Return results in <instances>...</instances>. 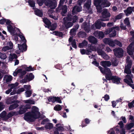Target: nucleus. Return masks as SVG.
I'll list each match as a JSON object with an SVG mask.
<instances>
[{
	"instance_id": "1",
	"label": "nucleus",
	"mask_w": 134,
	"mask_h": 134,
	"mask_svg": "<svg viewBox=\"0 0 134 134\" xmlns=\"http://www.w3.org/2000/svg\"><path fill=\"white\" fill-rule=\"evenodd\" d=\"M126 60L127 65L125 66L124 72L128 75L126 76V78L124 79V81L125 82L131 86L133 89H134V86L132 84L133 82L131 79L132 76L129 75L130 74L131 72L130 68L132 62L129 56L127 57Z\"/></svg>"
},
{
	"instance_id": "2",
	"label": "nucleus",
	"mask_w": 134,
	"mask_h": 134,
	"mask_svg": "<svg viewBox=\"0 0 134 134\" xmlns=\"http://www.w3.org/2000/svg\"><path fill=\"white\" fill-rule=\"evenodd\" d=\"M32 110L31 112L27 113L25 114L24 119L27 121H33L35 119L39 118L40 116V113L37 107L33 106Z\"/></svg>"
},
{
	"instance_id": "3",
	"label": "nucleus",
	"mask_w": 134,
	"mask_h": 134,
	"mask_svg": "<svg viewBox=\"0 0 134 134\" xmlns=\"http://www.w3.org/2000/svg\"><path fill=\"white\" fill-rule=\"evenodd\" d=\"M100 70L103 74H105V78L107 80H112L113 83L118 84L120 83V78L116 76H112V73L110 70L109 68H106L104 70V71H103L102 70V68L100 67Z\"/></svg>"
},
{
	"instance_id": "4",
	"label": "nucleus",
	"mask_w": 134,
	"mask_h": 134,
	"mask_svg": "<svg viewBox=\"0 0 134 134\" xmlns=\"http://www.w3.org/2000/svg\"><path fill=\"white\" fill-rule=\"evenodd\" d=\"M77 19L76 16H72L71 15H69L63 19V24L66 29H68L73 26V23L76 22Z\"/></svg>"
},
{
	"instance_id": "5",
	"label": "nucleus",
	"mask_w": 134,
	"mask_h": 134,
	"mask_svg": "<svg viewBox=\"0 0 134 134\" xmlns=\"http://www.w3.org/2000/svg\"><path fill=\"white\" fill-rule=\"evenodd\" d=\"M94 3L96 7L97 12L99 13L102 12L103 8L109 7L110 5V3L108 0H103L102 1L95 0Z\"/></svg>"
},
{
	"instance_id": "6",
	"label": "nucleus",
	"mask_w": 134,
	"mask_h": 134,
	"mask_svg": "<svg viewBox=\"0 0 134 134\" xmlns=\"http://www.w3.org/2000/svg\"><path fill=\"white\" fill-rule=\"evenodd\" d=\"M110 14L108 10L105 8L104 9L102 13L100 20L102 21H109V19L107 18L110 16Z\"/></svg>"
},
{
	"instance_id": "7",
	"label": "nucleus",
	"mask_w": 134,
	"mask_h": 134,
	"mask_svg": "<svg viewBox=\"0 0 134 134\" xmlns=\"http://www.w3.org/2000/svg\"><path fill=\"white\" fill-rule=\"evenodd\" d=\"M19 36L24 43H25L26 42V40L25 37L21 34L19 35ZM18 47L19 50L20 51L23 52L25 51L27 49V46L26 44L24 43L22 45H20L19 44H18Z\"/></svg>"
},
{
	"instance_id": "8",
	"label": "nucleus",
	"mask_w": 134,
	"mask_h": 134,
	"mask_svg": "<svg viewBox=\"0 0 134 134\" xmlns=\"http://www.w3.org/2000/svg\"><path fill=\"white\" fill-rule=\"evenodd\" d=\"M86 0H79L78 1V3L79 5L75 6L73 8L72 10V13L73 14L76 13L77 12L81 11L82 8L81 6L82 3L84 2Z\"/></svg>"
},
{
	"instance_id": "9",
	"label": "nucleus",
	"mask_w": 134,
	"mask_h": 134,
	"mask_svg": "<svg viewBox=\"0 0 134 134\" xmlns=\"http://www.w3.org/2000/svg\"><path fill=\"white\" fill-rule=\"evenodd\" d=\"M101 21L100 19L97 20L94 24L92 25L91 26V28L94 30H95L96 29H100L101 26H105L106 24Z\"/></svg>"
},
{
	"instance_id": "10",
	"label": "nucleus",
	"mask_w": 134,
	"mask_h": 134,
	"mask_svg": "<svg viewBox=\"0 0 134 134\" xmlns=\"http://www.w3.org/2000/svg\"><path fill=\"white\" fill-rule=\"evenodd\" d=\"M118 124L121 128L120 131L118 126H117L114 128V129L116 131L118 134H125V130L123 128L124 124L122 121H120L119 123Z\"/></svg>"
},
{
	"instance_id": "11",
	"label": "nucleus",
	"mask_w": 134,
	"mask_h": 134,
	"mask_svg": "<svg viewBox=\"0 0 134 134\" xmlns=\"http://www.w3.org/2000/svg\"><path fill=\"white\" fill-rule=\"evenodd\" d=\"M7 28L8 31L13 35H16L19 32V29L13 26L12 25L8 26Z\"/></svg>"
},
{
	"instance_id": "12",
	"label": "nucleus",
	"mask_w": 134,
	"mask_h": 134,
	"mask_svg": "<svg viewBox=\"0 0 134 134\" xmlns=\"http://www.w3.org/2000/svg\"><path fill=\"white\" fill-rule=\"evenodd\" d=\"M26 73V72L25 71L21 69H19L17 70H15L13 72V75L14 76H16L18 75L19 76L20 78H22Z\"/></svg>"
},
{
	"instance_id": "13",
	"label": "nucleus",
	"mask_w": 134,
	"mask_h": 134,
	"mask_svg": "<svg viewBox=\"0 0 134 134\" xmlns=\"http://www.w3.org/2000/svg\"><path fill=\"white\" fill-rule=\"evenodd\" d=\"M45 5L52 9H54L56 6L55 2H53L51 0H44Z\"/></svg>"
},
{
	"instance_id": "14",
	"label": "nucleus",
	"mask_w": 134,
	"mask_h": 134,
	"mask_svg": "<svg viewBox=\"0 0 134 134\" xmlns=\"http://www.w3.org/2000/svg\"><path fill=\"white\" fill-rule=\"evenodd\" d=\"M96 51V48L92 46H91L90 49L86 50L84 49H81L80 51L81 53L82 54H86L89 55L90 54V53H91L92 51Z\"/></svg>"
},
{
	"instance_id": "15",
	"label": "nucleus",
	"mask_w": 134,
	"mask_h": 134,
	"mask_svg": "<svg viewBox=\"0 0 134 134\" xmlns=\"http://www.w3.org/2000/svg\"><path fill=\"white\" fill-rule=\"evenodd\" d=\"M113 51L115 55L117 57H121L123 55V51L121 48H115L114 49Z\"/></svg>"
},
{
	"instance_id": "16",
	"label": "nucleus",
	"mask_w": 134,
	"mask_h": 134,
	"mask_svg": "<svg viewBox=\"0 0 134 134\" xmlns=\"http://www.w3.org/2000/svg\"><path fill=\"white\" fill-rule=\"evenodd\" d=\"M100 64L101 65L103 66L104 68H105L104 70H103V68L100 66L99 67V68H99L100 67H101L102 68V71L104 72V70L106 68H106L107 67H109L111 65V63L109 61H102L101 62Z\"/></svg>"
},
{
	"instance_id": "17",
	"label": "nucleus",
	"mask_w": 134,
	"mask_h": 134,
	"mask_svg": "<svg viewBox=\"0 0 134 134\" xmlns=\"http://www.w3.org/2000/svg\"><path fill=\"white\" fill-rule=\"evenodd\" d=\"M127 52L129 55H132L134 52V42H132L127 48Z\"/></svg>"
},
{
	"instance_id": "18",
	"label": "nucleus",
	"mask_w": 134,
	"mask_h": 134,
	"mask_svg": "<svg viewBox=\"0 0 134 134\" xmlns=\"http://www.w3.org/2000/svg\"><path fill=\"white\" fill-rule=\"evenodd\" d=\"M34 78V76L32 73H30L29 75H26L23 80L21 81V82L23 83H25L28 80L30 81Z\"/></svg>"
},
{
	"instance_id": "19",
	"label": "nucleus",
	"mask_w": 134,
	"mask_h": 134,
	"mask_svg": "<svg viewBox=\"0 0 134 134\" xmlns=\"http://www.w3.org/2000/svg\"><path fill=\"white\" fill-rule=\"evenodd\" d=\"M97 52L99 55H101L102 57L104 59L107 60L109 59L108 56L102 49H98Z\"/></svg>"
},
{
	"instance_id": "20",
	"label": "nucleus",
	"mask_w": 134,
	"mask_h": 134,
	"mask_svg": "<svg viewBox=\"0 0 134 134\" xmlns=\"http://www.w3.org/2000/svg\"><path fill=\"white\" fill-rule=\"evenodd\" d=\"M30 108V105H27L26 106H23L20 108L19 113L20 114H22L26 112L27 109Z\"/></svg>"
},
{
	"instance_id": "21",
	"label": "nucleus",
	"mask_w": 134,
	"mask_h": 134,
	"mask_svg": "<svg viewBox=\"0 0 134 134\" xmlns=\"http://www.w3.org/2000/svg\"><path fill=\"white\" fill-rule=\"evenodd\" d=\"M93 34L95 36L99 38H103L104 37V34L101 31H95Z\"/></svg>"
},
{
	"instance_id": "22",
	"label": "nucleus",
	"mask_w": 134,
	"mask_h": 134,
	"mask_svg": "<svg viewBox=\"0 0 134 134\" xmlns=\"http://www.w3.org/2000/svg\"><path fill=\"white\" fill-rule=\"evenodd\" d=\"M82 27L84 29L86 32H89L90 28L88 23L87 24L86 22L83 23L82 25Z\"/></svg>"
},
{
	"instance_id": "23",
	"label": "nucleus",
	"mask_w": 134,
	"mask_h": 134,
	"mask_svg": "<svg viewBox=\"0 0 134 134\" xmlns=\"http://www.w3.org/2000/svg\"><path fill=\"white\" fill-rule=\"evenodd\" d=\"M22 67L26 71H31L34 70V69L31 66H29V67H27L26 65H24L22 66Z\"/></svg>"
},
{
	"instance_id": "24",
	"label": "nucleus",
	"mask_w": 134,
	"mask_h": 134,
	"mask_svg": "<svg viewBox=\"0 0 134 134\" xmlns=\"http://www.w3.org/2000/svg\"><path fill=\"white\" fill-rule=\"evenodd\" d=\"M88 40L91 43L96 44L97 41L96 39L93 36H90L88 38Z\"/></svg>"
},
{
	"instance_id": "25",
	"label": "nucleus",
	"mask_w": 134,
	"mask_h": 134,
	"mask_svg": "<svg viewBox=\"0 0 134 134\" xmlns=\"http://www.w3.org/2000/svg\"><path fill=\"white\" fill-rule=\"evenodd\" d=\"M132 12V7H129L126 10H124V12L127 16L130 14Z\"/></svg>"
},
{
	"instance_id": "26",
	"label": "nucleus",
	"mask_w": 134,
	"mask_h": 134,
	"mask_svg": "<svg viewBox=\"0 0 134 134\" xmlns=\"http://www.w3.org/2000/svg\"><path fill=\"white\" fill-rule=\"evenodd\" d=\"M12 77L11 75H5L3 78V80L6 82H8L11 81L12 79Z\"/></svg>"
},
{
	"instance_id": "27",
	"label": "nucleus",
	"mask_w": 134,
	"mask_h": 134,
	"mask_svg": "<svg viewBox=\"0 0 134 134\" xmlns=\"http://www.w3.org/2000/svg\"><path fill=\"white\" fill-rule=\"evenodd\" d=\"M91 4V0H88L87 2L84 5V7L85 8H86L87 10L90 11V7Z\"/></svg>"
},
{
	"instance_id": "28",
	"label": "nucleus",
	"mask_w": 134,
	"mask_h": 134,
	"mask_svg": "<svg viewBox=\"0 0 134 134\" xmlns=\"http://www.w3.org/2000/svg\"><path fill=\"white\" fill-rule=\"evenodd\" d=\"M69 42H71L72 45L73 47L75 48H77L75 40H73L72 36H71L69 38Z\"/></svg>"
},
{
	"instance_id": "29",
	"label": "nucleus",
	"mask_w": 134,
	"mask_h": 134,
	"mask_svg": "<svg viewBox=\"0 0 134 134\" xmlns=\"http://www.w3.org/2000/svg\"><path fill=\"white\" fill-rule=\"evenodd\" d=\"M15 101L13 97L8 98L6 101V103L8 104H11L13 103H15Z\"/></svg>"
},
{
	"instance_id": "30",
	"label": "nucleus",
	"mask_w": 134,
	"mask_h": 134,
	"mask_svg": "<svg viewBox=\"0 0 134 134\" xmlns=\"http://www.w3.org/2000/svg\"><path fill=\"white\" fill-rule=\"evenodd\" d=\"M46 27H47L49 29H50V30L53 31L55 30L57 27V23H56L52 24L51 25H49L48 26H45Z\"/></svg>"
},
{
	"instance_id": "31",
	"label": "nucleus",
	"mask_w": 134,
	"mask_h": 134,
	"mask_svg": "<svg viewBox=\"0 0 134 134\" xmlns=\"http://www.w3.org/2000/svg\"><path fill=\"white\" fill-rule=\"evenodd\" d=\"M15 112L13 111H10L8 113L5 117V120H7L9 118L12 117L15 114Z\"/></svg>"
},
{
	"instance_id": "32",
	"label": "nucleus",
	"mask_w": 134,
	"mask_h": 134,
	"mask_svg": "<svg viewBox=\"0 0 134 134\" xmlns=\"http://www.w3.org/2000/svg\"><path fill=\"white\" fill-rule=\"evenodd\" d=\"M17 58V55L15 54H10L9 56V60L12 61L14 59H16Z\"/></svg>"
},
{
	"instance_id": "33",
	"label": "nucleus",
	"mask_w": 134,
	"mask_h": 134,
	"mask_svg": "<svg viewBox=\"0 0 134 134\" xmlns=\"http://www.w3.org/2000/svg\"><path fill=\"white\" fill-rule=\"evenodd\" d=\"M62 12L61 14L62 16H64V14L66 13L67 11V8L66 6L64 5L63 6L62 8Z\"/></svg>"
},
{
	"instance_id": "34",
	"label": "nucleus",
	"mask_w": 134,
	"mask_h": 134,
	"mask_svg": "<svg viewBox=\"0 0 134 134\" xmlns=\"http://www.w3.org/2000/svg\"><path fill=\"white\" fill-rule=\"evenodd\" d=\"M18 85V83L16 82L15 84L13 85L12 86L11 88L10 89H9L8 90H7L5 93L6 94H9L10 92L12 91V89L14 88V87L17 86Z\"/></svg>"
},
{
	"instance_id": "35",
	"label": "nucleus",
	"mask_w": 134,
	"mask_h": 134,
	"mask_svg": "<svg viewBox=\"0 0 134 134\" xmlns=\"http://www.w3.org/2000/svg\"><path fill=\"white\" fill-rule=\"evenodd\" d=\"M35 14L40 17H41L43 16V13L41 10L37 9L35 10Z\"/></svg>"
},
{
	"instance_id": "36",
	"label": "nucleus",
	"mask_w": 134,
	"mask_h": 134,
	"mask_svg": "<svg viewBox=\"0 0 134 134\" xmlns=\"http://www.w3.org/2000/svg\"><path fill=\"white\" fill-rule=\"evenodd\" d=\"M123 15V14L122 13L119 14V15L116 16L113 19L114 21L115 22L117 20L120 19L122 17Z\"/></svg>"
},
{
	"instance_id": "37",
	"label": "nucleus",
	"mask_w": 134,
	"mask_h": 134,
	"mask_svg": "<svg viewBox=\"0 0 134 134\" xmlns=\"http://www.w3.org/2000/svg\"><path fill=\"white\" fill-rule=\"evenodd\" d=\"M18 106L19 105L17 103H15L12 104L10 106L9 108V110H12L18 107Z\"/></svg>"
},
{
	"instance_id": "38",
	"label": "nucleus",
	"mask_w": 134,
	"mask_h": 134,
	"mask_svg": "<svg viewBox=\"0 0 134 134\" xmlns=\"http://www.w3.org/2000/svg\"><path fill=\"white\" fill-rule=\"evenodd\" d=\"M43 21L44 23L46 25V26H48L50 25L51 24V23L50 21L47 18H45L43 19Z\"/></svg>"
},
{
	"instance_id": "39",
	"label": "nucleus",
	"mask_w": 134,
	"mask_h": 134,
	"mask_svg": "<svg viewBox=\"0 0 134 134\" xmlns=\"http://www.w3.org/2000/svg\"><path fill=\"white\" fill-rule=\"evenodd\" d=\"M87 44V42L84 40L82 43L79 44V47L81 48H83L86 46Z\"/></svg>"
},
{
	"instance_id": "40",
	"label": "nucleus",
	"mask_w": 134,
	"mask_h": 134,
	"mask_svg": "<svg viewBox=\"0 0 134 134\" xmlns=\"http://www.w3.org/2000/svg\"><path fill=\"white\" fill-rule=\"evenodd\" d=\"M32 93V91L31 90L27 91L25 92V95L27 97H30Z\"/></svg>"
},
{
	"instance_id": "41",
	"label": "nucleus",
	"mask_w": 134,
	"mask_h": 134,
	"mask_svg": "<svg viewBox=\"0 0 134 134\" xmlns=\"http://www.w3.org/2000/svg\"><path fill=\"white\" fill-rule=\"evenodd\" d=\"M25 103L31 104H34L35 103V101L32 99H29L25 100L24 101Z\"/></svg>"
},
{
	"instance_id": "42",
	"label": "nucleus",
	"mask_w": 134,
	"mask_h": 134,
	"mask_svg": "<svg viewBox=\"0 0 134 134\" xmlns=\"http://www.w3.org/2000/svg\"><path fill=\"white\" fill-rule=\"evenodd\" d=\"M53 124L51 123H49L47 124L45 126V128L46 129H50L53 127Z\"/></svg>"
},
{
	"instance_id": "43",
	"label": "nucleus",
	"mask_w": 134,
	"mask_h": 134,
	"mask_svg": "<svg viewBox=\"0 0 134 134\" xmlns=\"http://www.w3.org/2000/svg\"><path fill=\"white\" fill-rule=\"evenodd\" d=\"M78 35L79 37H84L86 36V34L84 32L81 31L78 33Z\"/></svg>"
},
{
	"instance_id": "44",
	"label": "nucleus",
	"mask_w": 134,
	"mask_h": 134,
	"mask_svg": "<svg viewBox=\"0 0 134 134\" xmlns=\"http://www.w3.org/2000/svg\"><path fill=\"white\" fill-rule=\"evenodd\" d=\"M6 115V113L5 111H2L0 114L1 117L3 118L5 120V117Z\"/></svg>"
},
{
	"instance_id": "45",
	"label": "nucleus",
	"mask_w": 134,
	"mask_h": 134,
	"mask_svg": "<svg viewBox=\"0 0 134 134\" xmlns=\"http://www.w3.org/2000/svg\"><path fill=\"white\" fill-rule=\"evenodd\" d=\"M134 126V124L133 123H131L129 124L126 125V128L128 130L130 129L131 128L133 127Z\"/></svg>"
},
{
	"instance_id": "46",
	"label": "nucleus",
	"mask_w": 134,
	"mask_h": 134,
	"mask_svg": "<svg viewBox=\"0 0 134 134\" xmlns=\"http://www.w3.org/2000/svg\"><path fill=\"white\" fill-rule=\"evenodd\" d=\"M62 108V106L59 105H57L54 107V109L55 110L59 111L61 110Z\"/></svg>"
},
{
	"instance_id": "47",
	"label": "nucleus",
	"mask_w": 134,
	"mask_h": 134,
	"mask_svg": "<svg viewBox=\"0 0 134 134\" xmlns=\"http://www.w3.org/2000/svg\"><path fill=\"white\" fill-rule=\"evenodd\" d=\"M28 3L29 5L31 7H34L35 6V3L34 2L31 0H29L28 1Z\"/></svg>"
},
{
	"instance_id": "48",
	"label": "nucleus",
	"mask_w": 134,
	"mask_h": 134,
	"mask_svg": "<svg viewBox=\"0 0 134 134\" xmlns=\"http://www.w3.org/2000/svg\"><path fill=\"white\" fill-rule=\"evenodd\" d=\"M108 44L110 46H114L115 45V40L113 41L110 39L109 41V42Z\"/></svg>"
},
{
	"instance_id": "49",
	"label": "nucleus",
	"mask_w": 134,
	"mask_h": 134,
	"mask_svg": "<svg viewBox=\"0 0 134 134\" xmlns=\"http://www.w3.org/2000/svg\"><path fill=\"white\" fill-rule=\"evenodd\" d=\"M112 33L110 34L109 36L110 37H114L116 35V31L115 30H114L112 29V31H111Z\"/></svg>"
},
{
	"instance_id": "50",
	"label": "nucleus",
	"mask_w": 134,
	"mask_h": 134,
	"mask_svg": "<svg viewBox=\"0 0 134 134\" xmlns=\"http://www.w3.org/2000/svg\"><path fill=\"white\" fill-rule=\"evenodd\" d=\"M55 98L56 97H51L48 98V100L49 102L51 101L54 103L55 102Z\"/></svg>"
},
{
	"instance_id": "51",
	"label": "nucleus",
	"mask_w": 134,
	"mask_h": 134,
	"mask_svg": "<svg viewBox=\"0 0 134 134\" xmlns=\"http://www.w3.org/2000/svg\"><path fill=\"white\" fill-rule=\"evenodd\" d=\"M124 23L128 26H130V22L128 18H127L124 20Z\"/></svg>"
},
{
	"instance_id": "52",
	"label": "nucleus",
	"mask_w": 134,
	"mask_h": 134,
	"mask_svg": "<svg viewBox=\"0 0 134 134\" xmlns=\"http://www.w3.org/2000/svg\"><path fill=\"white\" fill-rule=\"evenodd\" d=\"M7 58V56L5 54H3L0 52V58L4 60Z\"/></svg>"
},
{
	"instance_id": "53",
	"label": "nucleus",
	"mask_w": 134,
	"mask_h": 134,
	"mask_svg": "<svg viewBox=\"0 0 134 134\" xmlns=\"http://www.w3.org/2000/svg\"><path fill=\"white\" fill-rule=\"evenodd\" d=\"M60 125V124H57L56 125V126L57 127V129L59 131H63L64 129L63 128L62 126H59Z\"/></svg>"
},
{
	"instance_id": "54",
	"label": "nucleus",
	"mask_w": 134,
	"mask_h": 134,
	"mask_svg": "<svg viewBox=\"0 0 134 134\" xmlns=\"http://www.w3.org/2000/svg\"><path fill=\"white\" fill-rule=\"evenodd\" d=\"M53 34L54 35L59 36H62L63 35V34L62 32L57 31L53 32Z\"/></svg>"
},
{
	"instance_id": "55",
	"label": "nucleus",
	"mask_w": 134,
	"mask_h": 134,
	"mask_svg": "<svg viewBox=\"0 0 134 134\" xmlns=\"http://www.w3.org/2000/svg\"><path fill=\"white\" fill-rule=\"evenodd\" d=\"M128 105L129 107L130 108L134 107V100L132 102L129 103L128 104Z\"/></svg>"
},
{
	"instance_id": "56",
	"label": "nucleus",
	"mask_w": 134,
	"mask_h": 134,
	"mask_svg": "<svg viewBox=\"0 0 134 134\" xmlns=\"http://www.w3.org/2000/svg\"><path fill=\"white\" fill-rule=\"evenodd\" d=\"M112 31V28H109L107 29L105 31L104 33L105 34H108L110 33Z\"/></svg>"
},
{
	"instance_id": "57",
	"label": "nucleus",
	"mask_w": 134,
	"mask_h": 134,
	"mask_svg": "<svg viewBox=\"0 0 134 134\" xmlns=\"http://www.w3.org/2000/svg\"><path fill=\"white\" fill-rule=\"evenodd\" d=\"M7 46H8L9 48L10 49H12L13 47V43L11 41L8 42L7 43Z\"/></svg>"
},
{
	"instance_id": "58",
	"label": "nucleus",
	"mask_w": 134,
	"mask_h": 134,
	"mask_svg": "<svg viewBox=\"0 0 134 134\" xmlns=\"http://www.w3.org/2000/svg\"><path fill=\"white\" fill-rule=\"evenodd\" d=\"M110 40L109 38H105L103 40V41L105 43L108 44Z\"/></svg>"
},
{
	"instance_id": "59",
	"label": "nucleus",
	"mask_w": 134,
	"mask_h": 134,
	"mask_svg": "<svg viewBox=\"0 0 134 134\" xmlns=\"http://www.w3.org/2000/svg\"><path fill=\"white\" fill-rule=\"evenodd\" d=\"M24 91V88H21L18 90L17 93V94H20L21 92H23Z\"/></svg>"
},
{
	"instance_id": "60",
	"label": "nucleus",
	"mask_w": 134,
	"mask_h": 134,
	"mask_svg": "<svg viewBox=\"0 0 134 134\" xmlns=\"http://www.w3.org/2000/svg\"><path fill=\"white\" fill-rule=\"evenodd\" d=\"M76 29L73 28L70 31V34L71 35H74L76 33Z\"/></svg>"
},
{
	"instance_id": "61",
	"label": "nucleus",
	"mask_w": 134,
	"mask_h": 134,
	"mask_svg": "<svg viewBox=\"0 0 134 134\" xmlns=\"http://www.w3.org/2000/svg\"><path fill=\"white\" fill-rule=\"evenodd\" d=\"M24 89H25L27 91L30 90L31 88L30 86L29 85H24Z\"/></svg>"
},
{
	"instance_id": "62",
	"label": "nucleus",
	"mask_w": 134,
	"mask_h": 134,
	"mask_svg": "<svg viewBox=\"0 0 134 134\" xmlns=\"http://www.w3.org/2000/svg\"><path fill=\"white\" fill-rule=\"evenodd\" d=\"M115 44L119 46V47H121L122 46V44L120 42L116 40H115Z\"/></svg>"
},
{
	"instance_id": "63",
	"label": "nucleus",
	"mask_w": 134,
	"mask_h": 134,
	"mask_svg": "<svg viewBox=\"0 0 134 134\" xmlns=\"http://www.w3.org/2000/svg\"><path fill=\"white\" fill-rule=\"evenodd\" d=\"M8 46H6L3 47L2 49V50L4 52H5L7 51L10 49Z\"/></svg>"
},
{
	"instance_id": "64",
	"label": "nucleus",
	"mask_w": 134,
	"mask_h": 134,
	"mask_svg": "<svg viewBox=\"0 0 134 134\" xmlns=\"http://www.w3.org/2000/svg\"><path fill=\"white\" fill-rule=\"evenodd\" d=\"M5 22L6 24L8 25V26L9 25H12L11 22L8 19L6 20V21Z\"/></svg>"
}]
</instances>
